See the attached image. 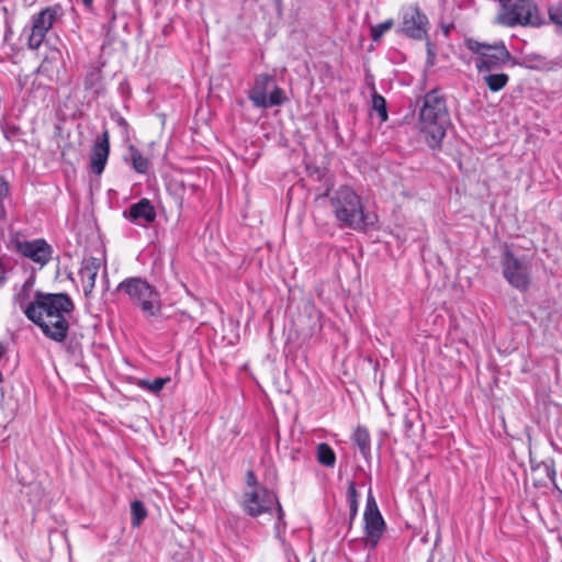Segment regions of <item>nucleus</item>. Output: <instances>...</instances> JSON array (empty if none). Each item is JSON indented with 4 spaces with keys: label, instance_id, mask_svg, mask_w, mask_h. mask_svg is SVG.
<instances>
[{
    "label": "nucleus",
    "instance_id": "a18cd8bd",
    "mask_svg": "<svg viewBox=\"0 0 562 562\" xmlns=\"http://www.w3.org/2000/svg\"><path fill=\"white\" fill-rule=\"evenodd\" d=\"M3 381V374L0 372V382Z\"/></svg>",
    "mask_w": 562,
    "mask_h": 562
},
{
    "label": "nucleus",
    "instance_id": "a878e982",
    "mask_svg": "<svg viewBox=\"0 0 562 562\" xmlns=\"http://www.w3.org/2000/svg\"><path fill=\"white\" fill-rule=\"evenodd\" d=\"M371 106L374 111H376L381 122L387 121L389 113L386 100L383 95L378 93L375 89H373V92L371 94Z\"/></svg>",
    "mask_w": 562,
    "mask_h": 562
},
{
    "label": "nucleus",
    "instance_id": "72a5a7b5",
    "mask_svg": "<svg viewBox=\"0 0 562 562\" xmlns=\"http://www.w3.org/2000/svg\"><path fill=\"white\" fill-rule=\"evenodd\" d=\"M550 21L558 27L562 29V5H551L548 9Z\"/></svg>",
    "mask_w": 562,
    "mask_h": 562
},
{
    "label": "nucleus",
    "instance_id": "c756f323",
    "mask_svg": "<svg viewBox=\"0 0 562 562\" xmlns=\"http://www.w3.org/2000/svg\"><path fill=\"white\" fill-rule=\"evenodd\" d=\"M394 25L393 19H387L386 21L375 24L371 26L370 36L373 42H379L385 32L390 31Z\"/></svg>",
    "mask_w": 562,
    "mask_h": 562
},
{
    "label": "nucleus",
    "instance_id": "a19ab883",
    "mask_svg": "<svg viewBox=\"0 0 562 562\" xmlns=\"http://www.w3.org/2000/svg\"><path fill=\"white\" fill-rule=\"evenodd\" d=\"M85 8L88 9V10H92V7H93V0H81Z\"/></svg>",
    "mask_w": 562,
    "mask_h": 562
},
{
    "label": "nucleus",
    "instance_id": "412c9836",
    "mask_svg": "<svg viewBox=\"0 0 562 562\" xmlns=\"http://www.w3.org/2000/svg\"><path fill=\"white\" fill-rule=\"evenodd\" d=\"M35 284V277L30 276L24 283L21 285L20 289L15 286V293L13 295V303L18 304L20 308L24 312V308L27 306V304L31 302L30 296L32 289Z\"/></svg>",
    "mask_w": 562,
    "mask_h": 562
},
{
    "label": "nucleus",
    "instance_id": "e433bc0d",
    "mask_svg": "<svg viewBox=\"0 0 562 562\" xmlns=\"http://www.w3.org/2000/svg\"><path fill=\"white\" fill-rule=\"evenodd\" d=\"M308 316L314 319V323L311 326V329L314 330L315 327H317V329H321L322 324L319 323V319H321L322 313L314 305L308 306Z\"/></svg>",
    "mask_w": 562,
    "mask_h": 562
},
{
    "label": "nucleus",
    "instance_id": "5701e85b",
    "mask_svg": "<svg viewBox=\"0 0 562 562\" xmlns=\"http://www.w3.org/2000/svg\"><path fill=\"white\" fill-rule=\"evenodd\" d=\"M533 471H542L544 475L550 480L553 484L554 488L558 491L559 495L562 496V490L559 488L555 482L557 471L554 460L549 458L547 460L541 461L536 468L532 467Z\"/></svg>",
    "mask_w": 562,
    "mask_h": 562
},
{
    "label": "nucleus",
    "instance_id": "58836bf2",
    "mask_svg": "<svg viewBox=\"0 0 562 562\" xmlns=\"http://www.w3.org/2000/svg\"><path fill=\"white\" fill-rule=\"evenodd\" d=\"M426 46H427V63L429 65H432L434 59H435V52L432 50L431 43L429 41H427Z\"/></svg>",
    "mask_w": 562,
    "mask_h": 562
},
{
    "label": "nucleus",
    "instance_id": "20e7f679",
    "mask_svg": "<svg viewBox=\"0 0 562 562\" xmlns=\"http://www.w3.org/2000/svg\"><path fill=\"white\" fill-rule=\"evenodd\" d=\"M116 292H124L131 302L140 307L149 317L157 316L161 311V300L158 290L146 279L130 277L120 282Z\"/></svg>",
    "mask_w": 562,
    "mask_h": 562
},
{
    "label": "nucleus",
    "instance_id": "cd10ccee",
    "mask_svg": "<svg viewBox=\"0 0 562 562\" xmlns=\"http://www.w3.org/2000/svg\"><path fill=\"white\" fill-rule=\"evenodd\" d=\"M132 526L138 527L147 517V509L142 501L135 499L131 503Z\"/></svg>",
    "mask_w": 562,
    "mask_h": 562
},
{
    "label": "nucleus",
    "instance_id": "473e14b6",
    "mask_svg": "<svg viewBox=\"0 0 562 562\" xmlns=\"http://www.w3.org/2000/svg\"><path fill=\"white\" fill-rule=\"evenodd\" d=\"M245 491H254L265 487L259 481L256 473L252 470H248L245 474Z\"/></svg>",
    "mask_w": 562,
    "mask_h": 562
},
{
    "label": "nucleus",
    "instance_id": "39448f33",
    "mask_svg": "<svg viewBox=\"0 0 562 562\" xmlns=\"http://www.w3.org/2000/svg\"><path fill=\"white\" fill-rule=\"evenodd\" d=\"M276 505L277 522L276 529L285 528V514L279 502L278 495L268 487L254 491H244L240 507L243 512L251 517L257 518L263 514L271 513Z\"/></svg>",
    "mask_w": 562,
    "mask_h": 562
},
{
    "label": "nucleus",
    "instance_id": "423d86ee",
    "mask_svg": "<svg viewBox=\"0 0 562 562\" xmlns=\"http://www.w3.org/2000/svg\"><path fill=\"white\" fill-rule=\"evenodd\" d=\"M496 22L507 27L533 26L544 24L539 14L538 5L533 0H516L499 8Z\"/></svg>",
    "mask_w": 562,
    "mask_h": 562
},
{
    "label": "nucleus",
    "instance_id": "c9c22d12",
    "mask_svg": "<svg viewBox=\"0 0 562 562\" xmlns=\"http://www.w3.org/2000/svg\"><path fill=\"white\" fill-rule=\"evenodd\" d=\"M112 119L115 121L117 126L122 130V134L125 138L130 137V124L119 113L112 115Z\"/></svg>",
    "mask_w": 562,
    "mask_h": 562
},
{
    "label": "nucleus",
    "instance_id": "4468645a",
    "mask_svg": "<svg viewBox=\"0 0 562 562\" xmlns=\"http://www.w3.org/2000/svg\"><path fill=\"white\" fill-rule=\"evenodd\" d=\"M70 316L71 315H63L50 319L45 318V321H41L34 324L41 329V331L46 338L55 342L61 344L65 342L69 333Z\"/></svg>",
    "mask_w": 562,
    "mask_h": 562
},
{
    "label": "nucleus",
    "instance_id": "1a4fd4ad",
    "mask_svg": "<svg viewBox=\"0 0 562 562\" xmlns=\"http://www.w3.org/2000/svg\"><path fill=\"white\" fill-rule=\"evenodd\" d=\"M467 47L474 54L480 55V58L475 61L479 72L497 69L510 58V53L502 41L486 44L475 40H468Z\"/></svg>",
    "mask_w": 562,
    "mask_h": 562
},
{
    "label": "nucleus",
    "instance_id": "6ab92c4d",
    "mask_svg": "<svg viewBox=\"0 0 562 562\" xmlns=\"http://www.w3.org/2000/svg\"><path fill=\"white\" fill-rule=\"evenodd\" d=\"M128 157H125L124 160L130 162L133 170L139 175H146L150 168V161L147 157H145L142 151L134 145H130L127 147Z\"/></svg>",
    "mask_w": 562,
    "mask_h": 562
},
{
    "label": "nucleus",
    "instance_id": "79ce46f5",
    "mask_svg": "<svg viewBox=\"0 0 562 562\" xmlns=\"http://www.w3.org/2000/svg\"><path fill=\"white\" fill-rule=\"evenodd\" d=\"M529 60H535V61H542L543 60V57H541L540 55H530L528 56Z\"/></svg>",
    "mask_w": 562,
    "mask_h": 562
},
{
    "label": "nucleus",
    "instance_id": "4c0bfd02",
    "mask_svg": "<svg viewBox=\"0 0 562 562\" xmlns=\"http://www.w3.org/2000/svg\"><path fill=\"white\" fill-rule=\"evenodd\" d=\"M10 192V186L7 181L3 179H0V203L3 199H5L9 195Z\"/></svg>",
    "mask_w": 562,
    "mask_h": 562
},
{
    "label": "nucleus",
    "instance_id": "f704fd0d",
    "mask_svg": "<svg viewBox=\"0 0 562 562\" xmlns=\"http://www.w3.org/2000/svg\"><path fill=\"white\" fill-rule=\"evenodd\" d=\"M306 172L308 177L313 178L316 181H321L326 175V169L308 164L306 165Z\"/></svg>",
    "mask_w": 562,
    "mask_h": 562
},
{
    "label": "nucleus",
    "instance_id": "ea45409f",
    "mask_svg": "<svg viewBox=\"0 0 562 562\" xmlns=\"http://www.w3.org/2000/svg\"><path fill=\"white\" fill-rule=\"evenodd\" d=\"M5 274H7L5 267L2 262V259L0 258V288L3 286L7 281Z\"/></svg>",
    "mask_w": 562,
    "mask_h": 562
},
{
    "label": "nucleus",
    "instance_id": "4be33fe9",
    "mask_svg": "<svg viewBox=\"0 0 562 562\" xmlns=\"http://www.w3.org/2000/svg\"><path fill=\"white\" fill-rule=\"evenodd\" d=\"M316 460L324 467L334 468L336 464V453L328 443L321 442L316 447Z\"/></svg>",
    "mask_w": 562,
    "mask_h": 562
},
{
    "label": "nucleus",
    "instance_id": "f03ea898",
    "mask_svg": "<svg viewBox=\"0 0 562 562\" xmlns=\"http://www.w3.org/2000/svg\"><path fill=\"white\" fill-rule=\"evenodd\" d=\"M329 204L336 220L344 227L363 231L374 225L375 215L364 213L361 198L348 186L335 190L329 198Z\"/></svg>",
    "mask_w": 562,
    "mask_h": 562
},
{
    "label": "nucleus",
    "instance_id": "7c9ffc66",
    "mask_svg": "<svg viewBox=\"0 0 562 562\" xmlns=\"http://www.w3.org/2000/svg\"><path fill=\"white\" fill-rule=\"evenodd\" d=\"M3 136L9 142H15L23 135V131L19 125L5 123L1 127Z\"/></svg>",
    "mask_w": 562,
    "mask_h": 562
},
{
    "label": "nucleus",
    "instance_id": "7ed1b4c3",
    "mask_svg": "<svg viewBox=\"0 0 562 562\" xmlns=\"http://www.w3.org/2000/svg\"><path fill=\"white\" fill-rule=\"evenodd\" d=\"M75 303L68 293H45L36 291L33 300L24 308V315L32 323L71 315Z\"/></svg>",
    "mask_w": 562,
    "mask_h": 562
},
{
    "label": "nucleus",
    "instance_id": "c85d7f7f",
    "mask_svg": "<svg viewBox=\"0 0 562 562\" xmlns=\"http://www.w3.org/2000/svg\"><path fill=\"white\" fill-rule=\"evenodd\" d=\"M417 419L418 413L416 411L406 409L403 416V428L406 438H412L415 436L414 427Z\"/></svg>",
    "mask_w": 562,
    "mask_h": 562
},
{
    "label": "nucleus",
    "instance_id": "6e6552de",
    "mask_svg": "<svg viewBox=\"0 0 562 562\" xmlns=\"http://www.w3.org/2000/svg\"><path fill=\"white\" fill-rule=\"evenodd\" d=\"M248 98L255 106L261 109L280 106L288 100L284 90L274 83V77L269 74H260L256 77Z\"/></svg>",
    "mask_w": 562,
    "mask_h": 562
},
{
    "label": "nucleus",
    "instance_id": "37998d69",
    "mask_svg": "<svg viewBox=\"0 0 562 562\" xmlns=\"http://www.w3.org/2000/svg\"><path fill=\"white\" fill-rule=\"evenodd\" d=\"M499 2V7H503V4H508L510 2H513V0H498Z\"/></svg>",
    "mask_w": 562,
    "mask_h": 562
},
{
    "label": "nucleus",
    "instance_id": "9b49d317",
    "mask_svg": "<svg viewBox=\"0 0 562 562\" xmlns=\"http://www.w3.org/2000/svg\"><path fill=\"white\" fill-rule=\"evenodd\" d=\"M363 543L370 551L375 550L383 533L386 530L385 520L378 507L371 490L367 496L366 508L363 513Z\"/></svg>",
    "mask_w": 562,
    "mask_h": 562
},
{
    "label": "nucleus",
    "instance_id": "2eb2a0df",
    "mask_svg": "<svg viewBox=\"0 0 562 562\" xmlns=\"http://www.w3.org/2000/svg\"><path fill=\"white\" fill-rule=\"evenodd\" d=\"M157 213L151 201L143 198L123 211V217L128 222L145 226L156 220Z\"/></svg>",
    "mask_w": 562,
    "mask_h": 562
},
{
    "label": "nucleus",
    "instance_id": "bb28decb",
    "mask_svg": "<svg viewBox=\"0 0 562 562\" xmlns=\"http://www.w3.org/2000/svg\"><path fill=\"white\" fill-rule=\"evenodd\" d=\"M509 77L507 74H490L484 77V81L488 89L493 92L502 90L508 83Z\"/></svg>",
    "mask_w": 562,
    "mask_h": 562
},
{
    "label": "nucleus",
    "instance_id": "b1692460",
    "mask_svg": "<svg viewBox=\"0 0 562 562\" xmlns=\"http://www.w3.org/2000/svg\"><path fill=\"white\" fill-rule=\"evenodd\" d=\"M168 382H170V378L169 376H167V378H156L153 381L147 380V379H138L135 384L139 389H142L144 391H148L150 393L157 394V393H159L162 390V387Z\"/></svg>",
    "mask_w": 562,
    "mask_h": 562
},
{
    "label": "nucleus",
    "instance_id": "ddd939ff",
    "mask_svg": "<svg viewBox=\"0 0 562 562\" xmlns=\"http://www.w3.org/2000/svg\"><path fill=\"white\" fill-rule=\"evenodd\" d=\"M16 250L41 267L49 262L53 254L52 246L43 238L19 241L16 244Z\"/></svg>",
    "mask_w": 562,
    "mask_h": 562
},
{
    "label": "nucleus",
    "instance_id": "9d476101",
    "mask_svg": "<svg viewBox=\"0 0 562 562\" xmlns=\"http://www.w3.org/2000/svg\"><path fill=\"white\" fill-rule=\"evenodd\" d=\"M64 9L59 3L46 7L31 16L27 47L37 49L45 41L49 30L61 20Z\"/></svg>",
    "mask_w": 562,
    "mask_h": 562
},
{
    "label": "nucleus",
    "instance_id": "f8f14e48",
    "mask_svg": "<svg viewBox=\"0 0 562 562\" xmlns=\"http://www.w3.org/2000/svg\"><path fill=\"white\" fill-rule=\"evenodd\" d=\"M429 20L417 7L407 9L401 22L398 33L415 41L428 40Z\"/></svg>",
    "mask_w": 562,
    "mask_h": 562
},
{
    "label": "nucleus",
    "instance_id": "f257e3e1",
    "mask_svg": "<svg viewBox=\"0 0 562 562\" xmlns=\"http://www.w3.org/2000/svg\"><path fill=\"white\" fill-rule=\"evenodd\" d=\"M450 115L447 100L439 89L428 91L422 100L418 113L419 131L431 149H441Z\"/></svg>",
    "mask_w": 562,
    "mask_h": 562
},
{
    "label": "nucleus",
    "instance_id": "393cba45",
    "mask_svg": "<svg viewBox=\"0 0 562 562\" xmlns=\"http://www.w3.org/2000/svg\"><path fill=\"white\" fill-rule=\"evenodd\" d=\"M347 503L349 506V516H350V525L352 524L353 519L357 517L358 514V506H359V493L356 487V483L353 481H350L348 483V491H347Z\"/></svg>",
    "mask_w": 562,
    "mask_h": 562
},
{
    "label": "nucleus",
    "instance_id": "dca6fc26",
    "mask_svg": "<svg viewBox=\"0 0 562 562\" xmlns=\"http://www.w3.org/2000/svg\"><path fill=\"white\" fill-rule=\"evenodd\" d=\"M110 155V134L106 128L94 142L90 153V170L94 175H101L104 171Z\"/></svg>",
    "mask_w": 562,
    "mask_h": 562
},
{
    "label": "nucleus",
    "instance_id": "0eeeda50",
    "mask_svg": "<svg viewBox=\"0 0 562 562\" xmlns=\"http://www.w3.org/2000/svg\"><path fill=\"white\" fill-rule=\"evenodd\" d=\"M501 265L503 277L510 286L520 292L530 288L531 265L525 256H516L512 248L506 245L502 252Z\"/></svg>",
    "mask_w": 562,
    "mask_h": 562
},
{
    "label": "nucleus",
    "instance_id": "2f4dec72",
    "mask_svg": "<svg viewBox=\"0 0 562 562\" xmlns=\"http://www.w3.org/2000/svg\"><path fill=\"white\" fill-rule=\"evenodd\" d=\"M115 0H104V12L109 19L108 32H111L114 29V22L116 20L115 12Z\"/></svg>",
    "mask_w": 562,
    "mask_h": 562
},
{
    "label": "nucleus",
    "instance_id": "aec40b11",
    "mask_svg": "<svg viewBox=\"0 0 562 562\" xmlns=\"http://www.w3.org/2000/svg\"><path fill=\"white\" fill-rule=\"evenodd\" d=\"M352 439L362 457L368 460L371 457V437L368 428L358 426L353 431Z\"/></svg>",
    "mask_w": 562,
    "mask_h": 562
},
{
    "label": "nucleus",
    "instance_id": "c03bdc74",
    "mask_svg": "<svg viewBox=\"0 0 562 562\" xmlns=\"http://www.w3.org/2000/svg\"><path fill=\"white\" fill-rule=\"evenodd\" d=\"M5 352V348L3 346V344H0V358L4 355Z\"/></svg>",
    "mask_w": 562,
    "mask_h": 562
},
{
    "label": "nucleus",
    "instance_id": "a211bd4d",
    "mask_svg": "<svg viewBox=\"0 0 562 562\" xmlns=\"http://www.w3.org/2000/svg\"><path fill=\"white\" fill-rule=\"evenodd\" d=\"M101 266L100 259L95 257H89L82 263V267L79 270V274L83 281L85 294L88 295L91 293L95 285V279Z\"/></svg>",
    "mask_w": 562,
    "mask_h": 562
},
{
    "label": "nucleus",
    "instance_id": "f3484780",
    "mask_svg": "<svg viewBox=\"0 0 562 562\" xmlns=\"http://www.w3.org/2000/svg\"><path fill=\"white\" fill-rule=\"evenodd\" d=\"M83 87L86 90L92 91L93 99L104 97L106 89L103 81V74L100 66H90L83 78Z\"/></svg>",
    "mask_w": 562,
    "mask_h": 562
}]
</instances>
